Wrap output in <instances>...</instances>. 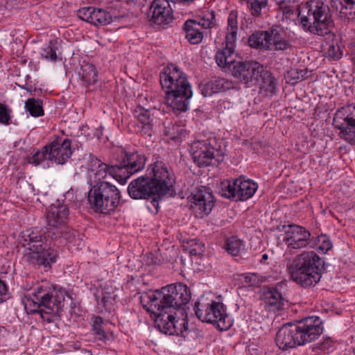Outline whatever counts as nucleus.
Wrapping results in <instances>:
<instances>
[{
  "mask_svg": "<svg viewBox=\"0 0 355 355\" xmlns=\"http://www.w3.org/2000/svg\"><path fill=\"white\" fill-rule=\"evenodd\" d=\"M191 300V291L184 284H171L155 292L145 293L140 297L143 308L155 318V327L163 334L175 335L182 334L188 329L187 315L183 319L182 327L176 326V311L184 314L185 306Z\"/></svg>",
  "mask_w": 355,
  "mask_h": 355,
  "instance_id": "obj_1",
  "label": "nucleus"
},
{
  "mask_svg": "<svg viewBox=\"0 0 355 355\" xmlns=\"http://www.w3.org/2000/svg\"><path fill=\"white\" fill-rule=\"evenodd\" d=\"M148 174L132 180L128 192L133 199L152 200L147 205L151 211L158 212L159 200L162 196L173 191L175 178L162 161L154 162L148 168Z\"/></svg>",
  "mask_w": 355,
  "mask_h": 355,
  "instance_id": "obj_2",
  "label": "nucleus"
},
{
  "mask_svg": "<svg viewBox=\"0 0 355 355\" xmlns=\"http://www.w3.org/2000/svg\"><path fill=\"white\" fill-rule=\"evenodd\" d=\"M59 239L57 233L47 228L33 227L21 233V243L25 250L24 260L28 264L51 268L58 258L53 240Z\"/></svg>",
  "mask_w": 355,
  "mask_h": 355,
  "instance_id": "obj_3",
  "label": "nucleus"
},
{
  "mask_svg": "<svg viewBox=\"0 0 355 355\" xmlns=\"http://www.w3.org/2000/svg\"><path fill=\"white\" fill-rule=\"evenodd\" d=\"M323 331L322 321L317 316L284 324L276 335L277 345L284 350L315 341Z\"/></svg>",
  "mask_w": 355,
  "mask_h": 355,
  "instance_id": "obj_4",
  "label": "nucleus"
},
{
  "mask_svg": "<svg viewBox=\"0 0 355 355\" xmlns=\"http://www.w3.org/2000/svg\"><path fill=\"white\" fill-rule=\"evenodd\" d=\"M159 82L166 93V103L175 112H185L192 96L187 76L176 65L165 67L159 74Z\"/></svg>",
  "mask_w": 355,
  "mask_h": 355,
  "instance_id": "obj_5",
  "label": "nucleus"
},
{
  "mask_svg": "<svg viewBox=\"0 0 355 355\" xmlns=\"http://www.w3.org/2000/svg\"><path fill=\"white\" fill-rule=\"evenodd\" d=\"M291 279L303 288L317 284L324 270V261L313 251L295 256L287 266Z\"/></svg>",
  "mask_w": 355,
  "mask_h": 355,
  "instance_id": "obj_6",
  "label": "nucleus"
},
{
  "mask_svg": "<svg viewBox=\"0 0 355 355\" xmlns=\"http://www.w3.org/2000/svg\"><path fill=\"white\" fill-rule=\"evenodd\" d=\"M298 17L302 28L312 34L327 36L332 39L335 35L332 32L334 21L330 9L322 2H306L302 8H297Z\"/></svg>",
  "mask_w": 355,
  "mask_h": 355,
  "instance_id": "obj_7",
  "label": "nucleus"
},
{
  "mask_svg": "<svg viewBox=\"0 0 355 355\" xmlns=\"http://www.w3.org/2000/svg\"><path fill=\"white\" fill-rule=\"evenodd\" d=\"M66 296L69 297L67 291L62 288L49 293L45 292L42 288H38L35 293L37 301H33L35 309L31 311L39 313L43 320L49 323L58 321Z\"/></svg>",
  "mask_w": 355,
  "mask_h": 355,
  "instance_id": "obj_8",
  "label": "nucleus"
},
{
  "mask_svg": "<svg viewBox=\"0 0 355 355\" xmlns=\"http://www.w3.org/2000/svg\"><path fill=\"white\" fill-rule=\"evenodd\" d=\"M121 195L119 189L107 182H98L88 193L92 207L103 214H110L119 204Z\"/></svg>",
  "mask_w": 355,
  "mask_h": 355,
  "instance_id": "obj_9",
  "label": "nucleus"
},
{
  "mask_svg": "<svg viewBox=\"0 0 355 355\" xmlns=\"http://www.w3.org/2000/svg\"><path fill=\"white\" fill-rule=\"evenodd\" d=\"M193 309L200 320L216 325L220 331L227 330L232 324L226 313V307L222 302L211 301V303L205 304L198 301Z\"/></svg>",
  "mask_w": 355,
  "mask_h": 355,
  "instance_id": "obj_10",
  "label": "nucleus"
},
{
  "mask_svg": "<svg viewBox=\"0 0 355 355\" xmlns=\"http://www.w3.org/2000/svg\"><path fill=\"white\" fill-rule=\"evenodd\" d=\"M238 11L231 10L227 17L225 47L216 53L215 59L219 67L229 65L234 62L235 46L237 39L238 26Z\"/></svg>",
  "mask_w": 355,
  "mask_h": 355,
  "instance_id": "obj_11",
  "label": "nucleus"
},
{
  "mask_svg": "<svg viewBox=\"0 0 355 355\" xmlns=\"http://www.w3.org/2000/svg\"><path fill=\"white\" fill-rule=\"evenodd\" d=\"M216 14L214 10H205L195 19H187L182 29L185 38L191 44H200L204 37V30L216 26Z\"/></svg>",
  "mask_w": 355,
  "mask_h": 355,
  "instance_id": "obj_12",
  "label": "nucleus"
},
{
  "mask_svg": "<svg viewBox=\"0 0 355 355\" xmlns=\"http://www.w3.org/2000/svg\"><path fill=\"white\" fill-rule=\"evenodd\" d=\"M236 57L237 55L235 53L234 62L222 67L232 70V75L248 87L257 85L259 78L266 69L265 67L255 61L236 62Z\"/></svg>",
  "mask_w": 355,
  "mask_h": 355,
  "instance_id": "obj_13",
  "label": "nucleus"
},
{
  "mask_svg": "<svg viewBox=\"0 0 355 355\" xmlns=\"http://www.w3.org/2000/svg\"><path fill=\"white\" fill-rule=\"evenodd\" d=\"M332 125L338 130L339 137L355 144V106L348 105L338 109L333 118Z\"/></svg>",
  "mask_w": 355,
  "mask_h": 355,
  "instance_id": "obj_14",
  "label": "nucleus"
},
{
  "mask_svg": "<svg viewBox=\"0 0 355 355\" xmlns=\"http://www.w3.org/2000/svg\"><path fill=\"white\" fill-rule=\"evenodd\" d=\"M283 241L290 250H299L304 248H314L316 245V240L311 236V232L305 227L291 224L284 225Z\"/></svg>",
  "mask_w": 355,
  "mask_h": 355,
  "instance_id": "obj_15",
  "label": "nucleus"
},
{
  "mask_svg": "<svg viewBox=\"0 0 355 355\" xmlns=\"http://www.w3.org/2000/svg\"><path fill=\"white\" fill-rule=\"evenodd\" d=\"M145 164L146 157L144 154L137 151L127 152L121 149L118 163H116L121 184H124L132 174L142 170Z\"/></svg>",
  "mask_w": 355,
  "mask_h": 355,
  "instance_id": "obj_16",
  "label": "nucleus"
},
{
  "mask_svg": "<svg viewBox=\"0 0 355 355\" xmlns=\"http://www.w3.org/2000/svg\"><path fill=\"white\" fill-rule=\"evenodd\" d=\"M69 213V208L63 204L51 205L46 213V228L55 232L59 239L68 240L71 238L69 228L66 226Z\"/></svg>",
  "mask_w": 355,
  "mask_h": 355,
  "instance_id": "obj_17",
  "label": "nucleus"
},
{
  "mask_svg": "<svg viewBox=\"0 0 355 355\" xmlns=\"http://www.w3.org/2000/svg\"><path fill=\"white\" fill-rule=\"evenodd\" d=\"M191 209L196 216H207L215 206L214 197L209 188L201 187L189 196Z\"/></svg>",
  "mask_w": 355,
  "mask_h": 355,
  "instance_id": "obj_18",
  "label": "nucleus"
},
{
  "mask_svg": "<svg viewBox=\"0 0 355 355\" xmlns=\"http://www.w3.org/2000/svg\"><path fill=\"white\" fill-rule=\"evenodd\" d=\"M213 139L196 141L191 145V153L194 162L199 167L207 166L212 164L215 159L216 148L213 146Z\"/></svg>",
  "mask_w": 355,
  "mask_h": 355,
  "instance_id": "obj_19",
  "label": "nucleus"
},
{
  "mask_svg": "<svg viewBox=\"0 0 355 355\" xmlns=\"http://www.w3.org/2000/svg\"><path fill=\"white\" fill-rule=\"evenodd\" d=\"M135 119L132 126L136 133L150 137L154 133V126L156 119L149 110L141 106L136 107L133 112Z\"/></svg>",
  "mask_w": 355,
  "mask_h": 355,
  "instance_id": "obj_20",
  "label": "nucleus"
},
{
  "mask_svg": "<svg viewBox=\"0 0 355 355\" xmlns=\"http://www.w3.org/2000/svg\"><path fill=\"white\" fill-rule=\"evenodd\" d=\"M150 20L158 25L168 24L173 19L169 0H154L148 12Z\"/></svg>",
  "mask_w": 355,
  "mask_h": 355,
  "instance_id": "obj_21",
  "label": "nucleus"
},
{
  "mask_svg": "<svg viewBox=\"0 0 355 355\" xmlns=\"http://www.w3.org/2000/svg\"><path fill=\"white\" fill-rule=\"evenodd\" d=\"M78 17L94 26H105L112 21V17L108 11L94 7H85L79 9Z\"/></svg>",
  "mask_w": 355,
  "mask_h": 355,
  "instance_id": "obj_22",
  "label": "nucleus"
},
{
  "mask_svg": "<svg viewBox=\"0 0 355 355\" xmlns=\"http://www.w3.org/2000/svg\"><path fill=\"white\" fill-rule=\"evenodd\" d=\"M71 145V141L68 139H64L62 142L58 139L53 141L48 146V159L59 164H64L72 154Z\"/></svg>",
  "mask_w": 355,
  "mask_h": 355,
  "instance_id": "obj_23",
  "label": "nucleus"
},
{
  "mask_svg": "<svg viewBox=\"0 0 355 355\" xmlns=\"http://www.w3.org/2000/svg\"><path fill=\"white\" fill-rule=\"evenodd\" d=\"M232 87V82L220 77H215L209 82L200 86L202 94L207 97L218 92H224Z\"/></svg>",
  "mask_w": 355,
  "mask_h": 355,
  "instance_id": "obj_24",
  "label": "nucleus"
},
{
  "mask_svg": "<svg viewBox=\"0 0 355 355\" xmlns=\"http://www.w3.org/2000/svg\"><path fill=\"white\" fill-rule=\"evenodd\" d=\"M236 200H246L254 194L258 186L250 180H245L240 177L236 178Z\"/></svg>",
  "mask_w": 355,
  "mask_h": 355,
  "instance_id": "obj_25",
  "label": "nucleus"
},
{
  "mask_svg": "<svg viewBox=\"0 0 355 355\" xmlns=\"http://www.w3.org/2000/svg\"><path fill=\"white\" fill-rule=\"evenodd\" d=\"M94 165L96 166V168H92L94 172V178L96 180L102 182L101 180L105 179L107 174L113 177L116 180L121 183L119 173L116 169V164L115 165H107V164L103 163L101 160L95 159L92 160Z\"/></svg>",
  "mask_w": 355,
  "mask_h": 355,
  "instance_id": "obj_26",
  "label": "nucleus"
},
{
  "mask_svg": "<svg viewBox=\"0 0 355 355\" xmlns=\"http://www.w3.org/2000/svg\"><path fill=\"white\" fill-rule=\"evenodd\" d=\"M263 301L272 311L280 310L284 303L282 293L277 288H268L263 293Z\"/></svg>",
  "mask_w": 355,
  "mask_h": 355,
  "instance_id": "obj_27",
  "label": "nucleus"
},
{
  "mask_svg": "<svg viewBox=\"0 0 355 355\" xmlns=\"http://www.w3.org/2000/svg\"><path fill=\"white\" fill-rule=\"evenodd\" d=\"M331 4L342 17L355 19V0H331Z\"/></svg>",
  "mask_w": 355,
  "mask_h": 355,
  "instance_id": "obj_28",
  "label": "nucleus"
},
{
  "mask_svg": "<svg viewBox=\"0 0 355 355\" xmlns=\"http://www.w3.org/2000/svg\"><path fill=\"white\" fill-rule=\"evenodd\" d=\"M268 37L269 33L268 31H258L249 36L248 43L250 46L254 49L272 51Z\"/></svg>",
  "mask_w": 355,
  "mask_h": 355,
  "instance_id": "obj_29",
  "label": "nucleus"
},
{
  "mask_svg": "<svg viewBox=\"0 0 355 355\" xmlns=\"http://www.w3.org/2000/svg\"><path fill=\"white\" fill-rule=\"evenodd\" d=\"M269 33L268 40L271 44L272 51H284L290 47L288 40L282 37V33L277 28L273 27L268 31Z\"/></svg>",
  "mask_w": 355,
  "mask_h": 355,
  "instance_id": "obj_30",
  "label": "nucleus"
},
{
  "mask_svg": "<svg viewBox=\"0 0 355 355\" xmlns=\"http://www.w3.org/2000/svg\"><path fill=\"white\" fill-rule=\"evenodd\" d=\"M257 85L260 89L267 92L270 94H275L277 82L276 79L272 76V73L265 69L261 76L259 78Z\"/></svg>",
  "mask_w": 355,
  "mask_h": 355,
  "instance_id": "obj_31",
  "label": "nucleus"
},
{
  "mask_svg": "<svg viewBox=\"0 0 355 355\" xmlns=\"http://www.w3.org/2000/svg\"><path fill=\"white\" fill-rule=\"evenodd\" d=\"M82 80L87 85H94L98 81V72L94 64L84 63L79 72Z\"/></svg>",
  "mask_w": 355,
  "mask_h": 355,
  "instance_id": "obj_32",
  "label": "nucleus"
},
{
  "mask_svg": "<svg viewBox=\"0 0 355 355\" xmlns=\"http://www.w3.org/2000/svg\"><path fill=\"white\" fill-rule=\"evenodd\" d=\"M236 179L224 180L220 183L218 191L223 197L236 200Z\"/></svg>",
  "mask_w": 355,
  "mask_h": 355,
  "instance_id": "obj_33",
  "label": "nucleus"
},
{
  "mask_svg": "<svg viewBox=\"0 0 355 355\" xmlns=\"http://www.w3.org/2000/svg\"><path fill=\"white\" fill-rule=\"evenodd\" d=\"M92 331L95 336V338L101 340L105 341L107 339V334L104 330L103 324L105 323V320L101 316H93L92 318Z\"/></svg>",
  "mask_w": 355,
  "mask_h": 355,
  "instance_id": "obj_34",
  "label": "nucleus"
},
{
  "mask_svg": "<svg viewBox=\"0 0 355 355\" xmlns=\"http://www.w3.org/2000/svg\"><path fill=\"white\" fill-rule=\"evenodd\" d=\"M25 108L34 117L41 116L44 114L42 101L39 98H28L25 103Z\"/></svg>",
  "mask_w": 355,
  "mask_h": 355,
  "instance_id": "obj_35",
  "label": "nucleus"
},
{
  "mask_svg": "<svg viewBox=\"0 0 355 355\" xmlns=\"http://www.w3.org/2000/svg\"><path fill=\"white\" fill-rule=\"evenodd\" d=\"M49 146H44L41 150H33L31 155L28 156L27 162L30 164L38 166L49 157Z\"/></svg>",
  "mask_w": 355,
  "mask_h": 355,
  "instance_id": "obj_36",
  "label": "nucleus"
},
{
  "mask_svg": "<svg viewBox=\"0 0 355 355\" xmlns=\"http://www.w3.org/2000/svg\"><path fill=\"white\" fill-rule=\"evenodd\" d=\"M108 290L109 288H105L103 291V297L98 303L99 305H103L106 311L110 312L115 302L116 295L114 294L112 288L110 289L111 291Z\"/></svg>",
  "mask_w": 355,
  "mask_h": 355,
  "instance_id": "obj_37",
  "label": "nucleus"
},
{
  "mask_svg": "<svg viewBox=\"0 0 355 355\" xmlns=\"http://www.w3.org/2000/svg\"><path fill=\"white\" fill-rule=\"evenodd\" d=\"M242 241L236 236H232L227 239L225 245L226 251L232 256H238L240 254Z\"/></svg>",
  "mask_w": 355,
  "mask_h": 355,
  "instance_id": "obj_38",
  "label": "nucleus"
},
{
  "mask_svg": "<svg viewBox=\"0 0 355 355\" xmlns=\"http://www.w3.org/2000/svg\"><path fill=\"white\" fill-rule=\"evenodd\" d=\"M240 2L246 1L251 14L254 17H258L261 14V10L268 5L267 0H239Z\"/></svg>",
  "mask_w": 355,
  "mask_h": 355,
  "instance_id": "obj_39",
  "label": "nucleus"
},
{
  "mask_svg": "<svg viewBox=\"0 0 355 355\" xmlns=\"http://www.w3.org/2000/svg\"><path fill=\"white\" fill-rule=\"evenodd\" d=\"M58 42L56 40H51L49 42L48 46L44 49L42 56L52 62L57 61L58 57L56 51L58 50Z\"/></svg>",
  "mask_w": 355,
  "mask_h": 355,
  "instance_id": "obj_40",
  "label": "nucleus"
},
{
  "mask_svg": "<svg viewBox=\"0 0 355 355\" xmlns=\"http://www.w3.org/2000/svg\"><path fill=\"white\" fill-rule=\"evenodd\" d=\"M316 240L317 245L314 248H318L320 251L327 252L332 248V244L329 239L326 235H320L318 237H314Z\"/></svg>",
  "mask_w": 355,
  "mask_h": 355,
  "instance_id": "obj_41",
  "label": "nucleus"
},
{
  "mask_svg": "<svg viewBox=\"0 0 355 355\" xmlns=\"http://www.w3.org/2000/svg\"><path fill=\"white\" fill-rule=\"evenodd\" d=\"M327 56L333 60H337L341 58L343 55V50L341 46L333 41L329 44L328 50L326 52Z\"/></svg>",
  "mask_w": 355,
  "mask_h": 355,
  "instance_id": "obj_42",
  "label": "nucleus"
},
{
  "mask_svg": "<svg viewBox=\"0 0 355 355\" xmlns=\"http://www.w3.org/2000/svg\"><path fill=\"white\" fill-rule=\"evenodd\" d=\"M302 76H300L298 69H291L288 71L285 75V79L287 83L294 85L302 81Z\"/></svg>",
  "mask_w": 355,
  "mask_h": 355,
  "instance_id": "obj_43",
  "label": "nucleus"
},
{
  "mask_svg": "<svg viewBox=\"0 0 355 355\" xmlns=\"http://www.w3.org/2000/svg\"><path fill=\"white\" fill-rule=\"evenodd\" d=\"M11 110L6 105L0 103V123L9 125L10 123Z\"/></svg>",
  "mask_w": 355,
  "mask_h": 355,
  "instance_id": "obj_44",
  "label": "nucleus"
},
{
  "mask_svg": "<svg viewBox=\"0 0 355 355\" xmlns=\"http://www.w3.org/2000/svg\"><path fill=\"white\" fill-rule=\"evenodd\" d=\"M334 346V341L330 338H324L322 342L318 343L313 348L320 349L322 351H327L329 352V349Z\"/></svg>",
  "mask_w": 355,
  "mask_h": 355,
  "instance_id": "obj_45",
  "label": "nucleus"
},
{
  "mask_svg": "<svg viewBox=\"0 0 355 355\" xmlns=\"http://www.w3.org/2000/svg\"><path fill=\"white\" fill-rule=\"evenodd\" d=\"M244 282L249 286H255L258 284L259 280L255 274H248L245 276Z\"/></svg>",
  "mask_w": 355,
  "mask_h": 355,
  "instance_id": "obj_46",
  "label": "nucleus"
},
{
  "mask_svg": "<svg viewBox=\"0 0 355 355\" xmlns=\"http://www.w3.org/2000/svg\"><path fill=\"white\" fill-rule=\"evenodd\" d=\"M279 8L284 15H291L293 13V6L288 5L284 1L280 2Z\"/></svg>",
  "mask_w": 355,
  "mask_h": 355,
  "instance_id": "obj_47",
  "label": "nucleus"
},
{
  "mask_svg": "<svg viewBox=\"0 0 355 355\" xmlns=\"http://www.w3.org/2000/svg\"><path fill=\"white\" fill-rule=\"evenodd\" d=\"M7 291V286L3 281L0 279V302L3 300V296L6 295Z\"/></svg>",
  "mask_w": 355,
  "mask_h": 355,
  "instance_id": "obj_48",
  "label": "nucleus"
},
{
  "mask_svg": "<svg viewBox=\"0 0 355 355\" xmlns=\"http://www.w3.org/2000/svg\"><path fill=\"white\" fill-rule=\"evenodd\" d=\"M146 263L148 265L151 264H157V258L154 256L152 253H148L146 254Z\"/></svg>",
  "mask_w": 355,
  "mask_h": 355,
  "instance_id": "obj_49",
  "label": "nucleus"
},
{
  "mask_svg": "<svg viewBox=\"0 0 355 355\" xmlns=\"http://www.w3.org/2000/svg\"><path fill=\"white\" fill-rule=\"evenodd\" d=\"M300 76H302V81L309 78V76L311 73V71H309L308 69H299Z\"/></svg>",
  "mask_w": 355,
  "mask_h": 355,
  "instance_id": "obj_50",
  "label": "nucleus"
},
{
  "mask_svg": "<svg viewBox=\"0 0 355 355\" xmlns=\"http://www.w3.org/2000/svg\"><path fill=\"white\" fill-rule=\"evenodd\" d=\"M268 254H264L262 255V258L261 259V262L263 263V262H265L267 259H268Z\"/></svg>",
  "mask_w": 355,
  "mask_h": 355,
  "instance_id": "obj_51",
  "label": "nucleus"
},
{
  "mask_svg": "<svg viewBox=\"0 0 355 355\" xmlns=\"http://www.w3.org/2000/svg\"><path fill=\"white\" fill-rule=\"evenodd\" d=\"M278 355H291V354H278Z\"/></svg>",
  "mask_w": 355,
  "mask_h": 355,
  "instance_id": "obj_52",
  "label": "nucleus"
},
{
  "mask_svg": "<svg viewBox=\"0 0 355 355\" xmlns=\"http://www.w3.org/2000/svg\"><path fill=\"white\" fill-rule=\"evenodd\" d=\"M172 2H173V0H171Z\"/></svg>",
  "mask_w": 355,
  "mask_h": 355,
  "instance_id": "obj_53",
  "label": "nucleus"
}]
</instances>
